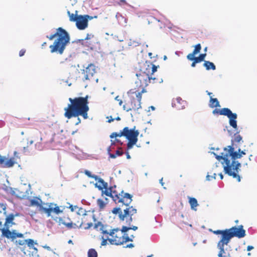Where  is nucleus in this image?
Instances as JSON below:
<instances>
[{
  "instance_id": "nucleus-1",
  "label": "nucleus",
  "mask_w": 257,
  "mask_h": 257,
  "mask_svg": "<svg viewBox=\"0 0 257 257\" xmlns=\"http://www.w3.org/2000/svg\"><path fill=\"white\" fill-rule=\"evenodd\" d=\"M215 158L218 161L223 160L225 165L223 167L224 172L229 176H232L233 178L237 180L238 182L240 181V177L238 174L241 164L236 159H240L242 155L246 154L245 150L241 151L240 149L238 150V152H235L234 149L232 146H228L224 148L223 152L221 155H216Z\"/></svg>"
},
{
  "instance_id": "nucleus-2",
  "label": "nucleus",
  "mask_w": 257,
  "mask_h": 257,
  "mask_svg": "<svg viewBox=\"0 0 257 257\" xmlns=\"http://www.w3.org/2000/svg\"><path fill=\"white\" fill-rule=\"evenodd\" d=\"M215 234L221 235L220 240L217 243V247L219 249L218 257H230L229 253H226L224 246L227 245L230 239L233 237L239 238L244 237L245 236V230L242 225L238 226H233L229 229L224 230H217L212 231Z\"/></svg>"
},
{
  "instance_id": "nucleus-3",
  "label": "nucleus",
  "mask_w": 257,
  "mask_h": 257,
  "mask_svg": "<svg viewBox=\"0 0 257 257\" xmlns=\"http://www.w3.org/2000/svg\"><path fill=\"white\" fill-rule=\"evenodd\" d=\"M88 95L85 97H77L74 98H69V101L70 104L64 108V116L68 119L72 117H78L79 115L82 116L84 119L88 118V111L89 108L88 106Z\"/></svg>"
},
{
  "instance_id": "nucleus-4",
  "label": "nucleus",
  "mask_w": 257,
  "mask_h": 257,
  "mask_svg": "<svg viewBox=\"0 0 257 257\" xmlns=\"http://www.w3.org/2000/svg\"><path fill=\"white\" fill-rule=\"evenodd\" d=\"M46 37L50 40L56 38L53 44L49 46L50 52L52 53H58L62 54L65 49L66 46L70 41V37L67 32L61 27L56 30V32Z\"/></svg>"
},
{
  "instance_id": "nucleus-5",
  "label": "nucleus",
  "mask_w": 257,
  "mask_h": 257,
  "mask_svg": "<svg viewBox=\"0 0 257 257\" xmlns=\"http://www.w3.org/2000/svg\"><path fill=\"white\" fill-rule=\"evenodd\" d=\"M99 185L97 186L99 190H102V193L107 196L111 197L116 204L124 202L125 204L131 203L132 196L128 193H124L123 191L117 193L116 191H112V187L108 188V184L102 179H99Z\"/></svg>"
},
{
  "instance_id": "nucleus-6",
  "label": "nucleus",
  "mask_w": 257,
  "mask_h": 257,
  "mask_svg": "<svg viewBox=\"0 0 257 257\" xmlns=\"http://www.w3.org/2000/svg\"><path fill=\"white\" fill-rule=\"evenodd\" d=\"M128 99L124 100V104L122 108L124 110L127 112L130 111H138L142 108L141 100L142 97V92L137 88L130 89L127 92Z\"/></svg>"
},
{
  "instance_id": "nucleus-7",
  "label": "nucleus",
  "mask_w": 257,
  "mask_h": 257,
  "mask_svg": "<svg viewBox=\"0 0 257 257\" xmlns=\"http://www.w3.org/2000/svg\"><path fill=\"white\" fill-rule=\"evenodd\" d=\"M130 203L125 204L124 202H120L119 207L114 208L112 210L113 214H118L120 220L125 221L128 224H130L133 221L132 216L137 212V209L133 206H130Z\"/></svg>"
},
{
  "instance_id": "nucleus-8",
  "label": "nucleus",
  "mask_w": 257,
  "mask_h": 257,
  "mask_svg": "<svg viewBox=\"0 0 257 257\" xmlns=\"http://www.w3.org/2000/svg\"><path fill=\"white\" fill-rule=\"evenodd\" d=\"M18 215V214L14 215L13 213L7 215L5 222V227L3 228L2 230V236L11 239L12 241H14L17 237H24L23 233L17 232L16 230H13L12 231H11L9 229V227L10 226H12L13 224H15L13 221L14 220L15 217Z\"/></svg>"
},
{
  "instance_id": "nucleus-9",
  "label": "nucleus",
  "mask_w": 257,
  "mask_h": 257,
  "mask_svg": "<svg viewBox=\"0 0 257 257\" xmlns=\"http://www.w3.org/2000/svg\"><path fill=\"white\" fill-rule=\"evenodd\" d=\"M147 72H140L137 73L136 76L137 80L136 81V84L138 87V90H140V92L143 93L146 92L145 87H147L149 83H161L162 82V79H158L156 77L150 76L147 74Z\"/></svg>"
},
{
  "instance_id": "nucleus-10",
  "label": "nucleus",
  "mask_w": 257,
  "mask_h": 257,
  "mask_svg": "<svg viewBox=\"0 0 257 257\" xmlns=\"http://www.w3.org/2000/svg\"><path fill=\"white\" fill-rule=\"evenodd\" d=\"M109 242L111 244L119 245L133 239L126 233H124L118 228L113 229L108 232Z\"/></svg>"
},
{
  "instance_id": "nucleus-11",
  "label": "nucleus",
  "mask_w": 257,
  "mask_h": 257,
  "mask_svg": "<svg viewBox=\"0 0 257 257\" xmlns=\"http://www.w3.org/2000/svg\"><path fill=\"white\" fill-rule=\"evenodd\" d=\"M139 135V131L136 130V126L131 129H130L128 127H125L121 131L120 136H123L128 140L127 143V150L131 149L138 142Z\"/></svg>"
},
{
  "instance_id": "nucleus-12",
  "label": "nucleus",
  "mask_w": 257,
  "mask_h": 257,
  "mask_svg": "<svg viewBox=\"0 0 257 257\" xmlns=\"http://www.w3.org/2000/svg\"><path fill=\"white\" fill-rule=\"evenodd\" d=\"M87 211L82 207L78 208L73 214V222H64V225L68 229L79 228V225L81 221V218L84 216Z\"/></svg>"
},
{
  "instance_id": "nucleus-13",
  "label": "nucleus",
  "mask_w": 257,
  "mask_h": 257,
  "mask_svg": "<svg viewBox=\"0 0 257 257\" xmlns=\"http://www.w3.org/2000/svg\"><path fill=\"white\" fill-rule=\"evenodd\" d=\"M96 220V219L95 217V215L90 211H87V213L83 217L82 220L81 219V221L79 225V228L84 226L83 228L84 229H89L93 226L92 221L95 222Z\"/></svg>"
},
{
  "instance_id": "nucleus-14",
  "label": "nucleus",
  "mask_w": 257,
  "mask_h": 257,
  "mask_svg": "<svg viewBox=\"0 0 257 257\" xmlns=\"http://www.w3.org/2000/svg\"><path fill=\"white\" fill-rule=\"evenodd\" d=\"M29 188L25 185H23L12 190L11 194L18 198L25 199L29 198Z\"/></svg>"
},
{
  "instance_id": "nucleus-15",
  "label": "nucleus",
  "mask_w": 257,
  "mask_h": 257,
  "mask_svg": "<svg viewBox=\"0 0 257 257\" xmlns=\"http://www.w3.org/2000/svg\"><path fill=\"white\" fill-rule=\"evenodd\" d=\"M91 20L92 17L89 15H79L76 21V26L79 30H84L88 27V20Z\"/></svg>"
},
{
  "instance_id": "nucleus-16",
  "label": "nucleus",
  "mask_w": 257,
  "mask_h": 257,
  "mask_svg": "<svg viewBox=\"0 0 257 257\" xmlns=\"http://www.w3.org/2000/svg\"><path fill=\"white\" fill-rule=\"evenodd\" d=\"M96 72L95 66L93 64H89L88 66L86 67L85 70H84L85 79H90Z\"/></svg>"
},
{
  "instance_id": "nucleus-17",
  "label": "nucleus",
  "mask_w": 257,
  "mask_h": 257,
  "mask_svg": "<svg viewBox=\"0 0 257 257\" xmlns=\"http://www.w3.org/2000/svg\"><path fill=\"white\" fill-rule=\"evenodd\" d=\"M226 116H227L229 119L230 125L232 127L236 129L237 127V122L236 120V119L237 118V114L236 113H232V111L229 110Z\"/></svg>"
},
{
  "instance_id": "nucleus-18",
  "label": "nucleus",
  "mask_w": 257,
  "mask_h": 257,
  "mask_svg": "<svg viewBox=\"0 0 257 257\" xmlns=\"http://www.w3.org/2000/svg\"><path fill=\"white\" fill-rule=\"evenodd\" d=\"M93 226V228L96 231H100L103 234L108 235V231L104 229V226L101 221H96Z\"/></svg>"
},
{
  "instance_id": "nucleus-19",
  "label": "nucleus",
  "mask_w": 257,
  "mask_h": 257,
  "mask_svg": "<svg viewBox=\"0 0 257 257\" xmlns=\"http://www.w3.org/2000/svg\"><path fill=\"white\" fill-rule=\"evenodd\" d=\"M27 199H28L30 201V204L29 205V206H36L39 208L43 202L42 200L38 197H35L33 199H31L29 196V198Z\"/></svg>"
},
{
  "instance_id": "nucleus-20",
  "label": "nucleus",
  "mask_w": 257,
  "mask_h": 257,
  "mask_svg": "<svg viewBox=\"0 0 257 257\" xmlns=\"http://www.w3.org/2000/svg\"><path fill=\"white\" fill-rule=\"evenodd\" d=\"M206 56V53L201 54L198 57H195V55H187V58L189 60H195L198 63H200L204 60Z\"/></svg>"
},
{
  "instance_id": "nucleus-21",
  "label": "nucleus",
  "mask_w": 257,
  "mask_h": 257,
  "mask_svg": "<svg viewBox=\"0 0 257 257\" xmlns=\"http://www.w3.org/2000/svg\"><path fill=\"white\" fill-rule=\"evenodd\" d=\"M182 103H184V101L181 98L179 97L173 100L172 105L173 106L180 109L183 108V105L181 106Z\"/></svg>"
},
{
  "instance_id": "nucleus-22",
  "label": "nucleus",
  "mask_w": 257,
  "mask_h": 257,
  "mask_svg": "<svg viewBox=\"0 0 257 257\" xmlns=\"http://www.w3.org/2000/svg\"><path fill=\"white\" fill-rule=\"evenodd\" d=\"M229 110L228 108H223L221 109L216 108L213 110L212 113L214 114H217L226 116Z\"/></svg>"
},
{
  "instance_id": "nucleus-23",
  "label": "nucleus",
  "mask_w": 257,
  "mask_h": 257,
  "mask_svg": "<svg viewBox=\"0 0 257 257\" xmlns=\"http://www.w3.org/2000/svg\"><path fill=\"white\" fill-rule=\"evenodd\" d=\"M51 205H52V204H51V205L49 206V207L47 208L44 207L42 204L40 207L39 208V210L40 211L46 213L48 216H50L52 212V207L51 206Z\"/></svg>"
},
{
  "instance_id": "nucleus-24",
  "label": "nucleus",
  "mask_w": 257,
  "mask_h": 257,
  "mask_svg": "<svg viewBox=\"0 0 257 257\" xmlns=\"http://www.w3.org/2000/svg\"><path fill=\"white\" fill-rule=\"evenodd\" d=\"M209 105L211 108L219 107V102L217 98H213L211 96Z\"/></svg>"
},
{
  "instance_id": "nucleus-25",
  "label": "nucleus",
  "mask_w": 257,
  "mask_h": 257,
  "mask_svg": "<svg viewBox=\"0 0 257 257\" xmlns=\"http://www.w3.org/2000/svg\"><path fill=\"white\" fill-rule=\"evenodd\" d=\"M203 66L205 67L207 70H209L210 69L214 70L216 69V66L214 63L209 61H204Z\"/></svg>"
},
{
  "instance_id": "nucleus-26",
  "label": "nucleus",
  "mask_w": 257,
  "mask_h": 257,
  "mask_svg": "<svg viewBox=\"0 0 257 257\" xmlns=\"http://www.w3.org/2000/svg\"><path fill=\"white\" fill-rule=\"evenodd\" d=\"M189 203L191 209L196 210V207L198 206L197 199L193 197H189Z\"/></svg>"
},
{
  "instance_id": "nucleus-27",
  "label": "nucleus",
  "mask_w": 257,
  "mask_h": 257,
  "mask_svg": "<svg viewBox=\"0 0 257 257\" xmlns=\"http://www.w3.org/2000/svg\"><path fill=\"white\" fill-rule=\"evenodd\" d=\"M58 219V220L57 221V222L59 225H64L63 223L64 222L67 223V222H73V219L71 220L68 217H66L65 216L60 217Z\"/></svg>"
},
{
  "instance_id": "nucleus-28",
  "label": "nucleus",
  "mask_w": 257,
  "mask_h": 257,
  "mask_svg": "<svg viewBox=\"0 0 257 257\" xmlns=\"http://www.w3.org/2000/svg\"><path fill=\"white\" fill-rule=\"evenodd\" d=\"M15 159L11 158L9 159H6V162L4 165L5 168H10L13 167L15 164Z\"/></svg>"
},
{
  "instance_id": "nucleus-29",
  "label": "nucleus",
  "mask_w": 257,
  "mask_h": 257,
  "mask_svg": "<svg viewBox=\"0 0 257 257\" xmlns=\"http://www.w3.org/2000/svg\"><path fill=\"white\" fill-rule=\"evenodd\" d=\"M110 151V148H109L108 149V152L109 153V157L111 158H113V159L115 158L116 157V156H120L122 155L123 154V152L121 150L120 148L116 151L115 154L110 153H109Z\"/></svg>"
},
{
  "instance_id": "nucleus-30",
  "label": "nucleus",
  "mask_w": 257,
  "mask_h": 257,
  "mask_svg": "<svg viewBox=\"0 0 257 257\" xmlns=\"http://www.w3.org/2000/svg\"><path fill=\"white\" fill-rule=\"evenodd\" d=\"M84 173L89 178L94 179L95 181H97L98 183H99V179H102V178H99L97 175L92 174L88 170H84Z\"/></svg>"
},
{
  "instance_id": "nucleus-31",
  "label": "nucleus",
  "mask_w": 257,
  "mask_h": 257,
  "mask_svg": "<svg viewBox=\"0 0 257 257\" xmlns=\"http://www.w3.org/2000/svg\"><path fill=\"white\" fill-rule=\"evenodd\" d=\"M146 18L147 21H148V24L154 23L157 22V21H158V19L157 18L153 16L150 14H147L146 15Z\"/></svg>"
},
{
  "instance_id": "nucleus-32",
  "label": "nucleus",
  "mask_w": 257,
  "mask_h": 257,
  "mask_svg": "<svg viewBox=\"0 0 257 257\" xmlns=\"http://www.w3.org/2000/svg\"><path fill=\"white\" fill-rule=\"evenodd\" d=\"M149 65H152V63L150 62H147V61L145 62V63L143 64V65L145 68V70L141 69L140 71L142 72H147V74H148V75L150 76V71L151 70V69H150V66Z\"/></svg>"
},
{
  "instance_id": "nucleus-33",
  "label": "nucleus",
  "mask_w": 257,
  "mask_h": 257,
  "mask_svg": "<svg viewBox=\"0 0 257 257\" xmlns=\"http://www.w3.org/2000/svg\"><path fill=\"white\" fill-rule=\"evenodd\" d=\"M75 13H76V14H73V13H71L70 12V11H68L67 12V14H68V15L69 16V21H71V22H76V20L78 18V16L79 15H77V11H76Z\"/></svg>"
},
{
  "instance_id": "nucleus-34",
  "label": "nucleus",
  "mask_w": 257,
  "mask_h": 257,
  "mask_svg": "<svg viewBox=\"0 0 257 257\" xmlns=\"http://www.w3.org/2000/svg\"><path fill=\"white\" fill-rule=\"evenodd\" d=\"M201 49V46L200 44H198L195 46V48L191 53L188 54V55H196L199 53Z\"/></svg>"
},
{
  "instance_id": "nucleus-35",
  "label": "nucleus",
  "mask_w": 257,
  "mask_h": 257,
  "mask_svg": "<svg viewBox=\"0 0 257 257\" xmlns=\"http://www.w3.org/2000/svg\"><path fill=\"white\" fill-rule=\"evenodd\" d=\"M97 204L100 210H103L106 206V203L101 199H98L97 200Z\"/></svg>"
},
{
  "instance_id": "nucleus-36",
  "label": "nucleus",
  "mask_w": 257,
  "mask_h": 257,
  "mask_svg": "<svg viewBox=\"0 0 257 257\" xmlns=\"http://www.w3.org/2000/svg\"><path fill=\"white\" fill-rule=\"evenodd\" d=\"M88 257H97V252L94 248H90L87 252Z\"/></svg>"
},
{
  "instance_id": "nucleus-37",
  "label": "nucleus",
  "mask_w": 257,
  "mask_h": 257,
  "mask_svg": "<svg viewBox=\"0 0 257 257\" xmlns=\"http://www.w3.org/2000/svg\"><path fill=\"white\" fill-rule=\"evenodd\" d=\"M55 206L54 207H52V211L55 213L58 214L63 212V210L60 209V207L56 205V204L54 205Z\"/></svg>"
},
{
  "instance_id": "nucleus-38",
  "label": "nucleus",
  "mask_w": 257,
  "mask_h": 257,
  "mask_svg": "<svg viewBox=\"0 0 257 257\" xmlns=\"http://www.w3.org/2000/svg\"><path fill=\"white\" fill-rule=\"evenodd\" d=\"M102 241L101 242V246H104L107 244V241H109V237L108 235H107V236L106 237H104V236H102L101 237Z\"/></svg>"
},
{
  "instance_id": "nucleus-39",
  "label": "nucleus",
  "mask_w": 257,
  "mask_h": 257,
  "mask_svg": "<svg viewBox=\"0 0 257 257\" xmlns=\"http://www.w3.org/2000/svg\"><path fill=\"white\" fill-rule=\"evenodd\" d=\"M15 243L17 246H23L26 244V239L16 240Z\"/></svg>"
},
{
  "instance_id": "nucleus-40",
  "label": "nucleus",
  "mask_w": 257,
  "mask_h": 257,
  "mask_svg": "<svg viewBox=\"0 0 257 257\" xmlns=\"http://www.w3.org/2000/svg\"><path fill=\"white\" fill-rule=\"evenodd\" d=\"M150 66V69H151L150 72V75H153L156 71H157V67L154 64L152 63V65H149Z\"/></svg>"
},
{
  "instance_id": "nucleus-41",
  "label": "nucleus",
  "mask_w": 257,
  "mask_h": 257,
  "mask_svg": "<svg viewBox=\"0 0 257 257\" xmlns=\"http://www.w3.org/2000/svg\"><path fill=\"white\" fill-rule=\"evenodd\" d=\"M27 244L29 247H33L35 244L34 240L32 239H26V244Z\"/></svg>"
},
{
  "instance_id": "nucleus-42",
  "label": "nucleus",
  "mask_w": 257,
  "mask_h": 257,
  "mask_svg": "<svg viewBox=\"0 0 257 257\" xmlns=\"http://www.w3.org/2000/svg\"><path fill=\"white\" fill-rule=\"evenodd\" d=\"M7 208V205L6 204L0 203V212H2L3 211L5 214H6V210Z\"/></svg>"
},
{
  "instance_id": "nucleus-43",
  "label": "nucleus",
  "mask_w": 257,
  "mask_h": 257,
  "mask_svg": "<svg viewBox=\"0 0 257 257\" xmlns=\"http://www.w3.org/2000/svg\"><path fill=\"white\" fill-rule=\"evenodd\" d=\"M157 26L158 27H159L160 29L165 28V24L162 21L158 19V21H157Z\"/></svg>"
},
{
  "instance_id": "nucleus-44",
  "label": "nucleus",
  "mask_w": 257,
  "mask_h": 257,
  "mask_svg": "<svg viewBox=\"0 0 257 257\" xmlns=\"http://www.w3.org/2000/svg\"><path fill=\"white\" fill-rule=\"evenodd\" d=\"M6 158L0 155V165L4 167Z\"/></svg>"
},
{
  "instance_id": "nucleus-45",
  "label": "nucleus",
  "mask_w": 257,
  "mask_h": 257,
  "mask_svg": "<svg viewBox=\"0 0 257 257\" xmlns=\"http://www.w3.org/2000/svg\"><path fill=\"white\" fill-rule=\"evenodd\" d=\"M69 208L72 212H74V213L76 211V210H78V208H80V207H78L77 206H73L72 205H70L69 206Z\"/></svg>"
},
{
  "instance_id": "nucleus-46",
  "label": "nucleus",
  "mask_w": 257,
  "mask_h": 257,
  "mask_svg": "<svg viewBox=\"0 0 257 257\" xmlns=\"http://www.w3.org/2000/svg\"><path fill=\"white\" fill-rule=\"evenodd\" d=\"M115 100L118 102V104L119 106H121L123 103V101L121 99L120 97L119 96H116L115 97Z\"/></svg>"
},
{
  "instance_id": "nucleus-47",
  "label": "nucleus",
  "mask_w": 257,
  "mask_h": 257,
  "mask_svg": "<svg viewBox=\"0 0 257 257\" xmlns=\"http://www.w3.org/2000/svg\"><path fill=\"white\" fill-rule=\"evenodd\" d=\"M121 135V132H120L119 133H113L110 136L111 138H116L117 137H122V136H120Z\"/></svg>"
},
{
  "instance_id": "nucleus-48",
  "label": "nucleus",
  "mask_w": 257,
  "mask_h": 257,
  "mask_svg": "<svg viewBox=\"0 0 257 257\" xmlns=\"http://www.w3.org/2000/svg\"><path fill=\"white\" fill-rule=\"evenodd\" d=\"M131 229V227L123 226L122 227V229L120 230V231H122L124 233H126L128 230Z\"/></svg>"
},
{
  "instance_id": "nucleus-49",
  "label": "nucleus",
  "mask_w": 257,
  "mask_h": 257,
  "mask_svg": "<svg viewBox=\"0 0 257 257\" xmlns=\"http://www.w3.org/2000/svg\"><path fill=\"white\" fill-rule=\"evenodd\" d=\"M94 37L93 35L92 34H87L86 38L84 39V40H82V41H84L85 40H88L91 39Z\"/></svg>"
},
{
  "instance_id": "nucleus-50",
  "label": "nucleus",
  "mask_w": 257,
  "mask_h": 257,
  "mask_svg": "<svg viewBox=\"0 0 257 257\" xmlns=\"http://www.w3.org/2000/svg\"><path fill=\"white\" fill-rule=\"evenodd\" d=\"M242 140V137L240 135H237L234 138V141L237 142L239 143Z\"/></svg>"
},
{
  "instance_id": "nucleus-51",
  "label": "nucleus",
  "mask_w": 257,
  "mask_h": 257,
  "mask_svg": "<svg viewBox=\"0 0 257 257\" xmlns=\"http://www.w3.org/2000/svg\"><path fill=\"white\" fill-rule=\"evenodd\" d=\"M26 52V50L25 49H22L19 52V56L20 57H22L25 55V53Z\"/></svg>"
},
{
  "instance_id": "nucleus-52",
  "label": "nucleus",
  "mask_w": 257,
  "mask_h": 257,
  "mask_svg": "<svg viewBox=\"0 0 257 257\" xmlns=\"http://www.w3.org/2000/svg\"><path fill=\"white\" fill-rule=\"evenodd\" d=\"M206 178H207V179L208 180H210L211 178H213L214 179H215V178H216V174L214 173L213 174V176H210V175H207Z\"/></svg>"
},
{
  "instance_id": "nucleus-53",
  "label": "nucleus",
  "mask_w": 257,
  "mask_h": 257,
  "mask_svg": "<svg viewBox=\"0 0 257 257\" xmlns=\"http://www.w3.org/2000/svg\"><path fill=\"white\" fill-rule=\"evenodd\" d=\"M192 61H193V62L192 63V64H191V67H195V66H196V64L197 63H198V62H197L195 60H193Z\"/></svg>"
},
{
  "instance_id": "nucleus-54",
  "label": "nucleus",
  "mask_w": 257,
  "mask_h": 257,
  "mask_svg": "<svg viewBox=\"0 0 257 257\" xmlns=\"http://www.w3.org/2000/svg\"><path fill=\"white\" fill-rule=\"evenodd\" d=\"M134 247V244L133 243H130V244H127L125 247H128V248H132V247Z\"/></svg>"
},
{
  "instance_id": "nucleus-55",
  "label": "nucleus",
  "mask_w": 257,
  "mask_h": 257,
  "mask_svg": "<svg viewBox=\"0 0 257 257\" xmlns=\"http://www.w3.org/2000/svg\"><path fill=\"white\" fill-rule=\"evenodd\" d=\"M253 248V247L252 246L248 245L247 247V251H250V250L252 249Z\"/></svg>"
},
{
  "instance_id": "nucleus-56",
  "label": "nucleus",
  "mask_w": 257,
  "mask_h": 257,
  "mask_svg": "<svg viewBox=\"0 0 257 257\" xmlns=\"http://www.w3.org/2000/svg\"><path fill=\"white\" fill-rule=\"evenodd\" d=\"M114 120V118H112V116H110V118L108 119V122L110 123Z\"/></svg>"
},
{
  "instance_id": "nucleus-57",
  "label": "nucleus",
  "mask_w": 257,
  "mask_h": 257,
  "mask_svg": "<svg viewBox=\"0 0 257 257\" xmlns=\"http://www.w3.org/2000/svg\"><path fill=\"white\" fill-rule=\"evenodd\" d=\"M121 3H122L124 5H127V3L125 0H119Z\"/></svg>"
},
{
  "instance_id": "nucleus-58",
  "label": "nucleus",
  "mask_w": 257,
  "mask_h": 257,
  "mask_svg": "<svg viewBox=\"0 0 257 257\" xmlns=\"http://www.w3.org/2000/svg\"><path fill=\"white\" fill-rule=\"evenodd\" d=\"M131 229H133L134 230H136L138 229V227L136 226H133L132 227H131Z\"/></svg>"
},
{
  "instance_id": "nucleus-59",
  "label": "nucleus",
  "mask_w": 257,
  "mask_h": 257,
  "mask_svg": "<svg viewBox=\"0 0 257 257\" xmlns=\"http://www.w3.org/2000/svg\"><path fill=\"white\" fill-rule=\"evenodd\" d=\"M206 93H207V94H208V95H209V96H210V97H211V95H212V94L211 92H209V91H206Z\"/></svg>"
},
{
  "instance_id": "nucleus-60",
  "label": "nucleus",
  "mask_w": 257,
  "mask_h": 257,
  "mask_svg": "<svg viewBox=\"0 0 257 257\" xmlns=\"http://www.w3.org/2000/svg\"><path fill=\"white\" fill-rule=\"evenodd\" d=\"M126 158L128 159L131 158V157H130V156L129 155V153L128 152L126 153Z\"/></svg>"
},
{
  "instance_id": "nucleus-61",
  "label": "nucleus",
  "mask_w": 257,
  "mask_h": 257,
  "mask_svg": "<svg viewBox=\"0 0 257 257\" xmlns=\"http://www.w3.org/2000/svg\"><path fill=\"white\" fill-rule=\"evenodd\" d=\"M219 176H220V179H221V180H222V179H223V175L222 174V173L219 174Z\"/></svg>"
},
{
  "instance_id": "nucleus-62",
  "label": "nucleus",
  "mask_w": 257,
  "mask_h": 257,
  "mask_svg": "<svg viewBox=\"0 0 257 257\" xmlns=\"http://www.w3.org/2000/svg\"><path fill=\"white\" fill-rule=\"evenodd\" d=\"M68 243L69 244H73V241L72 240L70 239L68 240Z\"/></svg>"
},
{
  "instance_id": "nucleus-63",
  "label": "nucleus",
  "mask_w": 257,
  "mask_h": 257,
  "mask_svg": "<svg viewBox=\"0 0 257 257\" xmlns=\"http://www.w3.org/2000/svg\"><path fill=\"white\" fill-rule=\"evenodd\" d=\"M114 119L116 120H120V117L119 116H117V117H116Z\"/></svg>"
},
{
  "instance_id": "nucleus-64",
  "label": "nucleus",
  "mask_w": 257,
  "mask_h": 257,
  "mask_svg": "<svg viewBox=\"0 0 257 257\" xmlns=\"http://www.w3.org/2000/svg\"><path fill=\"white\" fill-rule=\"evenodd\" d=\"M163 181V178H162L160 180V182L161 183L162 185L163 186V184H164V183L162 182Z\"/></svg>"
}]
</instances>
